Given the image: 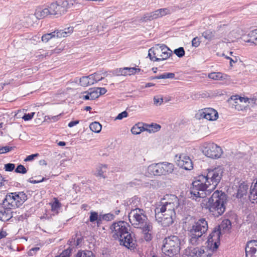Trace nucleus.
I'll return each mask as SVG.
<instances>
[{
	"label": "nucleus",
	"instance_id": "41",
	"mask_svg": "<svg viewBox=\"0 0 257 257\" xmlns=\"http://www.w3.org/2000/svg\"><path fill=\"white\" fill-rule=\"evenodd\" d=\"M249 35L252 38V42L257 45V29L251 31Z\"/></svg>",
	"mask_w": 257,
	"mask_h": 257
},
{
	"label": "nucleus",
	"instance_id": "17",
	"mask_svg": "<svg viewBox=\"0 0 257 257\" xmlns=\"http://www.w3.org/2000/svg\"><path fill=\"white\" fill-rule=\"evenodd\" d=\"M77 1L78 0H66L62 2L61 4L59 5L61 13L64 14L67 12L68 9L72 8L74 5L77 3Z\"/></svg>",
	"mask_w": 257,
	"mask_h": 257
},
{
	"label": "nucleus",
	"instance_id": "60",
	"mask_svg": "<svg viewBox=\"0 0 257 257\" xmlns=\"http://www.w3.org/2000/svg\"><path fill=\"white\" fill-rule=\"evenodd\" d=\"M159 11H161L160 14H161V17L167 15L169 13V10L167 9H159Z\"/></svg>",
	"mask_w": 257,
	"mask_h": 257
},
{
	"label": "nucleus",
	"instance_id": "4",
	"mask_svg": "<svg viewBox=\"0 0 257 257\" xmlns=\"http://www.w3.org/2000/svg\"><path fill=\"white\" fill-rule=\"evenodd\" d=\"M227 197L224 192L215 191L209 199L207 208L214 217L222 215L226 209Z\"/></svg>",
	"mask_w": 257,
	"mask_h": 257
},
{
	"label": "nucleus",
	"instance_id": "54",
	"mask_svg": "<svg viewBox=\"0 0 257 257\" xmlns=\"http://www.w3.org/2000/svg\"><path fill=\"white\" fill-rule=\"evenodd\" d=\"M71 252V249L68 248L65 250H64L61 253V255L64 256V257H69L70 253Z\"/></svg>",
	"mask_w": 257,
	"mask_h": 257
},
{
	"label": "nucleus",
	"instance_id": "43",
	"mask_svg": "<svg viewBox=\"0 0 257 257\" xmlns=\"http://www.w3.org/2000/svg\"><path fill=\"white\" fill-rule=\"evenodd\" d=\"M15 172L20 174H26L27 172L26 168L22 165H19L15 169Z\"/></svg>",
	"mask_w": 257,
	"mask_h": 257
},
{
	"label": "nucleus",
	"instance_id": "20",
	"mask_svg": "<svg viewBox=\"0 0 257 257\" xmlns=\"http://www.w3.org/2000/svg\"><path fill=\"white\" fill-rule=\"evenodd\" d=\"M141 71L140 68H136L135 67H124L120 68L118 70V73L121 75H131L139 72Z\"/></svg>",
	"mask_w": 257,
	"mask_h": 257
},
{
	"label": "nucleus",
	"instance_id": "35",
	"mask_svg": "<svg viewBox=\"0 0 257 257\" xmlns=\"http://www.w3.org/2000/svg\"><path fill=\"white\" fill-rule=\"evenodd\" d=\"M175 77V74L173 73H164L160 75L152 77L151 79H167V78H174Z\"/></svg>",
	"mask_w": 257,
	"mask_h": 257
},
{
	"label": "nucleus",
	"instance_id": "23",
	"mask_svg": "<svg viewBox=\"0 0 257 257\" xmlns=\"http://www.w3.org/2000/svg\"><path fill=\"white\" fill-rule=\"evenodd\" d=\"M16 196L18 207L22 205L27 199V196L24 192H14Z\"/></svg>",
	"mask_w": 257,
	"mask_h": 257
},
{
	"label": "nucleus",
	"instance_id": "29",
	"mask_svg": "<svg viewBox=\"0 0 257 257\" xmlns=\"http://www.w3.org/2000/svg\"><path fill=\"white\" fill-rule=\"evenodd\" d=\"M226 75L220 72H212L208 74V77L210 79L214 80H223L225 79Z\"/></svg>",
	"mask_w": 257,
	"mask_h": 257
},
{
	"label": "nucleus",
	"instance_id": "45",
	"mask_svg": "<svg viewBox=\"0 0 257 257\" xmlns=\"http://www.w3.org/2000/svg\"><path fill=\"white\" fill-rule=\"evenodd\" d=\"M15 165L12 163H8L5 165V169L6 171L11 172L14 170Z\"/></svg>",
	"mask_w": 257,
	"mask_h": 257
},
{
	"label": "nucleus",
	"instance_id": "63",
	"mask_svg": "<svg viewBox=\"0 0 257 257\" xmlns=\"http://www.w3.org/2000/svg\"><path fill=\"white\" fill-rule=\"evenodd\" d=\"M7 235V233L6 231H0V239L5 237Z\"/></svg>",
	"mask_w": 257,
	"mask_h": 257
},
{
	"label": "nucleus",
	"instance_id": "5",
	"mask_svg": "<svg viewBox=\"0 0 257 257\" xmlns=\"http://www.w3.org/2000/svg\"><path fill=\"white\" fill-rule=\"evenodd\" d=\"M128 218L132 225L137 228H144L151 224L145 214V211L138 207L131 210L128 214Z\"/></svg>",
	"mask_w": 257,
	"mask_h": 257
},
{
	"label": "nucleus",
	"instance_id": "62",
	"mask_svg": "<svg viewBox=\"0 0 257 257\" xmlns=\"http://www.w3.org/2000/svg\"><path fill=\"white\" fill-rule=\"evenodd\" d=\"M213 246L212 247V250H216L218 247L219 244V241H214L213 242Z\"/></svg>",
	"mask_w": 257,
	"mask_h": 257
},
{
	"label": "nucleus",
	"instance_id": "49",
	"mask_svg": "<svg viewBox=\"0 0 257 257\" xmlns=\"http://www.w3.org/2000/svg\"><path fill=\"white\" fill-rule=\"evenodd\" d=\"M226 26L225 25H223L222 26L220 25V26H218L217 27L216 32H220L221 34L224 33L226 32L225 28Z\"/></svg>",
	"mask_w": 257,
	"mask_h": 257
},
{
	"label": "nucleus",
	"instance_id": "21",
	"mask_svg": "<svg viewBox=\"0 0 257 257\" xmlns=\"http://www.w3.org/2000/svg\"><path fill=\"white\" fill-rule=\"evenodd\" d=\"M222 233L218 227L214 228L213 231L209 234L208 241L211 243L214 241H219L220 236Z\"/></svg>",
	"mask_w": 257,
	"mask_h": 257
},
{
	"label": "nucleus",
	"instance_id": "14",
	"mask_svg": "<svg viewBox=\"0 0 257 257\" xmlns=\"http://www.w3.org/2000/svg\"><path fill=\"white\" fill-rule=\"evenodd\" d=\"M245 253L246 257H257V240H251L247 242Z\"/></svg>",
	"mask_w": 257,
	"mask_h": 257
},
{
	"label": "nucleus",
	"instance_id": "32",
	"mask_svg": "<svg viewBox=\"0 0 257 257\" xmlns=\"http://www.w3.org/2000/svg\"><path fill=\"white\" fill-rule=\"evenodd\" d=\"M90 214L89 221L91 222H93L94 221H96L97 223L101 222V217L98 216L97 212L91 211H90Z\"/></svg>",
	"mask_w": 257,
	"mask_h": 257
},
{
	"label": "nucleus",
	"instance_id": "47",
	"mask_svg": "<svg viewBox=\"0 0 257 257\" xmlns=\"http://www.w3.org/2000/svg\"><path fill=\"white\" fill-rule=\"evenodd\" d=\"M114 215L111 213H107L103 215L101 217V220L103 219L106 221H109L113 219Z\"/></svg>",
	"mask_w": 257,
	"mask_h": 257
},
{
	"label": "nucleus",
	"instance_id": "1",
	"mask_svg": "<svg viewBox=\"0 0 257 257\" xmlns=\"http://www.w3.org/2000/svg\"><path fill=\"white\" fill-rule=\"evenodd\" d=\"M222 173V168L218 167L208 170L206 176L199 175L192 183L189 197L197 201L206 197L215 189L221 179Z\"/></svg>",
	"mask_w": 257,
	"mask_h": 257
},
{
	"label": "nucleus",
	"instance_id": "38",
	"mask_svg": "<svg viewBox=\"0 0 257 257\" xmlns=\"http://www.w3.org/2000/svg\"><path fill=\"white\" fill-rule=\"evenodd\" d=\"M89 90V95L91 97L90 100H94L99 96L98 91L97 90L96 88L90 89Z\"/></svg>",
	"mask_w": 257,
	"mask_h": 257
},
{
	"label": "nucleus",
	"instance_id": "46",
	"mask_svg": "<svg viewBox=\"0 0 257 257\" xmlns=\"http://www.w3.org/2000/svg\"><path fill=\"white\" fill-rule=\"evenodd\" d=\"M35 114V112H32L31 113H25L22 118L24 119L25 121H28L32 119V118L34 117V114Z\"/></svg>",
	"mask_w": 257,
	"mask_h": 257
},
{
	"label": "nucleus",
	"instance_id": "6",
	"mask_svg": "<svg viewBox=\"0 0 257 257\" xmlns=\"http://www.w3.org/2000/svg\"><path fill=\"white\" fill-rule=\"evenodd\" d=\"M163 243L162 249L166 255L171 257L179 252L181 240L178 236L171 235L166 237L163 240Z\"/></svg>",
	"mask_w": 257,
	"mask_h": 257
},
{
	"label": "nucleus",
	"instance_id": "58",
	"mask_svg": "<svg viewBox=\"0 0 257 257\" xmlns=\"http://www.w3.org/2000/svg\"><path fill=\"white\" fill-rule=\"evenodd\" d=\"M60 206V203L58 202V201L57 200H56L53 203V204L52 205V210H55V209H57V208H59Z\"/></svg>",
	"mask_w": 257,
	"mask_h": 257
},
{
	"label": "nucleus",
	"instance_id": "61",
	"mask_svg": "<svg viewBox=\"0 0 257 257\" xmlns=\"http://www.w3.org/2000/svg\"><path fill=\"white\" fill-rule=\"evenodd\" d=\"M79 121L78 120H74V121H71L68 123V126L70 127H72L74 126V125H77L79 123Z\"/></svg>",
	"mask_w": 257,
	"mask_h": 257
},
{
	"label": "nucleus",
	"instance_id": "10",
	"mask_svg": "<svg viewBox=\"0 0 257 257\" xmlns=\"http://www.w3.org/2000/svg\"><path fill=\"white\" fill-rule=\"evenodd\" d=\"M175 216V213L169 211H158L155 209V218L156 220L161 223L164 227H167L173 223V219Z\"/></svg>",
	"mask_w": 257,
	"mask_h": 257
},
{
	"label": "nucleus",
	"instance_id": "40",
	"mask_svg": "<svg viewBox=\"0 0 257 257\" xmlns=\"http://www.w3.org/2000/svg\"><path fill=\"white\" fill-rule=\"evenodd\" d=\"M174 53L179 58L183 57L185 55V51L183 47H179L175 49Z\"/></svg>",
	"mask_w": 257,
	"mask_h": 257
},
{
	"label": "nucleus",
	"instance_id": "11",
	"mask_svg": "<svg viewBox=\"0 0 257 257\" xmlns=\"http://www.w3.org/2000/svg\"><path fill=\"white\" fill-rule=\"evenodd\" d=\"M176 163L180 167L186 170H191L193 169V163L190 157L185 154H181L175 156Z\"/></svg>",
	"mask_w": 257,
	"mask_h": 257
},
{
	"label": "nucleus",
	"instance_id": "30",
	"mask_svg": "<svg viewBox=\"0 0 257 257\" xmlns=\"http://www.w3.org/2000/svg\"><path fill=\"white\" fill-rule=\"evenodd\" d=\"M216 32L208 30L202 33V36L206 40H211L216 38H218L219 37H216Z\"/></svg>",
	"mask_w": 257,
	"mask_h": 257
},
{
	"label": "nucleus",
	"instance_id": "8",
	"mask_svg": "<svg viewBox=\"0 0 257 257\" xmlns=\"http://www.w3.org/2000/svg\"><path fill=\"white\" fill-rule=\"evenodd\" d=\"M174 170V165L168 162L153 164L148 167V171L155 176L165 175Z\"/></svg>",
	"mask_w": 257,
	"mask_h": 257
},
{
	"label": "nucleus",
	"instance_id": "37",
	"mask_svg": "<svg viewBox=\"0 0 257 257\" xmlns=\"http://www.w3.org/2000/svg\"><path fill=\"white\" fill-rule=\"evenodd\" d=\"M192 253L196 257H205L203 255L205 253V251L203 248H195L192 250Z\"/></svg>",
	"mask_w": 257,
	"mask_h": 257
},
{
	"label": "nucleus",
	"instance_id": "7",
	"mask_svg": "<svg viewBox=\"0 0 257 257\" xmlns=\"http://www.w3.org/2000/svg\"><path fill=\"white\" fill-rule=\"evenodd\" d=\"M172 55V51L164 44H157L149 50L148 56L154 61L165 60Z\"/></svg>",
	"mask_w": 257,
	"mask_h": 257
},
{
	"label": "nucleus",
	"instance_id": "16",
	"mask_svg": "<svg viewBox=\"0 0 257 257\" xmlns=\"http://www.w3.org/2000/svg\"><path fill=\"white\" fill-rule=\"evenodd\" d=\"M12 209L3 205V208L0 209V220L7 221L11 219L13 216V212L12 211Z\"/></svg>",
	"mask_w": 257,
	"mask_h": 257
},
{
	"label": "nucleus",
	"instance_id": "15",
	"mask_svg": "<svg viewBox=\"0 0 257 257\" xmlns=\"http://www.w3.org/2000/svg\"><path fill=\"white\" fill-rule=\"evenodd\" d=\"M16 198V196L14 195V193L8 194L3 201L2 205H4L6 207H8V208L12 209L18 207Z\"/></svg>",
	"mask_w": 257,
	"mask_h": 257
},
{
	"label": "nucleus",
	"instance_id": "53",
	"mask_svg": "<svg viewBox=\"0 0 257 257\" xmlns=\"http://www.w3.org/2000/svg\"><path fill=\"white\" fill-rule=\"evenodd\" d=\"M154 104L156 105H160L163 102V99L162 98H159L157 96H155L154 97Z\"/></svg>",
	"mask_w": 257,
	"mask_h": 257
},
{
	"label": "nucleus",
	"instance_id": "48",
	"mask_svg": "<svg viewBox=\"0 0 257 257\" xmlns=\"http://www.w3.org/2000/svg\"><path fill=\"white\" fill-rule=\"evenodd\" d=\"M13 149V147L5 146L0 148V154H4L11 151Z\"/></svg>",
	"mask_w": 257,
	"mask_h": 257
},
{
	"label": "nucleus",
	"instance_id": "33",
	"mask_svg": "<svg viewBox=\"0 0 257 257\" xmlns=\"http://www.w3.org/2000/svg\"><path fill=\"white\" fill-rule=\"evenodd\" d=\"M35 15L39 19H43L49 15V10H48L47 8H45L43 10H38L36 11Z\"/></svg>",
	"mask_w": 257,
	"mask_h": 257
},
{
	"label": "nucleus",
	"instance_id": "28",
	"mask_svg": "<svg viewBox=\"0 0 257 257\" xmlns=\"http://www.w3.org/2000/svg\"><path fill=\"white\" fill-rule=\"evenodd\" d=\"M144 131H146V127L140 123L135 124L131 129L132 134L134 135H139Z\"/></svg>",
	"mask_w": 257,
	"mask_h": 257
},
{
	"label": "nucleus",
	"instance_id": "50",
	"mask_svg": "<svg viewBox=\"0 0 257 257\" xmlns=\"http://www.w3.org/2000/svg\"><path fill=\"white\" fill-rule=\"evenodd\" d=\"M39 156V154H35L29 155L26 157V158L24 160L25 162H28L33 160L36 157Z\"/></svg>",
	"mask_w": 257,
	"mask_h": 257
},
{
	"label": "nucleus",
	"instance_id": "52",
	"mask_svg": "<svg viewBox=\"0 0 257 257\" xmlns=\"http://www.w3.org/2000/svg\"><path fill=\"white\" fill-rule=\"evenodd\" d=\"M127 116V112L126 111H124L118 114L116 119H122L123 118L126 117Z\"/></svg>",
	"mask_w": 257,
	"mask_h": 257
},
{
	"label": "nucleus",
	"instance_id": "9",
	"mask_svg": "<svg viewBox=\"0 0 257 257\" xmlns=\"http://www.w3.org/2000/svg\"><path fill=\"white\" fill-rule=\"evenodd\" d=\"M202 152L206 156L212 159L220 158L223 153L219 146L212 143L204 144L203 146Z\"/></svg>",
	"mask_w": 257,
	"mask_h": 257
},
{
	"label": "nucleus",
	"instance_id": "34",
	"mask_svg": "<svg viewBox=\"0 0 257 257\" xmlns=\"http://www.w3.org/2000/svg\"><path fill=\"white\" fill-rule=\"evenodd\" d=\"M90 129L93 132L98 133L101 130V125L97 121H94L89 125Z\"/></svg>",
	"mask_w": 257,
	"mask_h": 257
},
{
	"label": "nucleus",
	"instance_id": "55",
	"mask_svg": "<svg viewBox=\"0 0 257 257\" xmlns=\"http://www.w3.org/2000/svg\"><path fill=\"white\" fill-rule=\"evenodd\" d=\"M46 180V179L44 177H43L40 180H33V178H32L29 179V182L31 183L36 184V183H38L41 182L42 181H44Z\"/></svg>",
	"mask_w": 257,
	"mask_h": 257
},
{
	"label": "nucleus",
	"instance_id": "26",
	"mask_svg": "<svg viewBox=\"0 0 257 257\" xmlns=\"http://www.w3.org/2000/svg\"><path fill=\"white\" fill-rule=\"evenodd\" d=\"M80 84L82 86H87L94 84L92 75L81 77L80 79Z\"/></svg>",
	"mask_w": 257,
	"mask_h": 257
},
{
	"label": "nucleus",
	"instance_id": "44",
	"mask_svg": "<svg viewBox=\"0 0 257 257\" xmlns=\"http://www.w3.org/2000/svg\"><path fill=\"white\" fill-rule=\"evenodd\" d=\"M92 254L91 251H78L77 253L76 257H87L90 256Z\"/></svg>",
	"mask_w": 257,
	"mask_h": 257
},
{
	"label": "nucleus",
	"instance_id": "59",
	"mask_svg": "<svg viewBox=\"0 0 257 257\" xmlns=\"http://www.w3.org/2000/svg\"><path fill=\"white\" fill-rule=\"evenodd\" d=\"M233 97H234V98H233L234 100H239L240 102H242L243 101H244L245 102L248 101V99L247 98H244V97H240L238 98H237V96H233Z\"/></svg>",
	"mask_w": 257,
	"mask_h": 257
},
{
	"label": "nucleus",
	"instance_id": "42",
	"mask_svg": "<svg viewBox=\"0 0 257 257\" xmlns=\"http://www.w3.org/2000/svg\"><path fill=\"white\" fill-rule=\"evenodd\" d=\"M91 75L93 77L94 83L102 80L104 78V77L101 75V74H99V73H94Z\"/></svg>",
	"mask_w": 257,
	"mask_h": 257
},
{
	"label": "nucleus",
	"instance_id": "12",
	"mask_svg": "<svg viewBox=\"0 0 257 257\" xmlns=\"http://www.w3.org/2000/svg\"><path fill=\"white\" fill-rule=\"evenodd\" d=\"M197 115L199 119L205 118L208 120H215L218 117V112L212 108L200 110Z\"/></svg>",
	"mask_w": 257,
	"mask_h": 257
},
{
	"label": "nucleus",
	"instance_id": "56",
	"mask_svg": "<svg viewBox=\"0 0 257 257\" xmlns=\"http://www.w3.org/2000/svg\"><path fill=\"white\" fill-rule=\"evenodd\" d=\"M97 90L98 91V94H99V96L102 94H105L107 90L105 88L102 87H97L96 88Z\"/></svg>",
	"mask_w": 257,
	"mask_h": 257
},
{
	"label": "nucleus",
	"instance_id": "3",
	"mask_svg": "<svg viewBox=\"0 0 257 257\" xmlns=\"http://www.w3.org/2000/svg\"><path fill=\"white\" fill-rule=\"evenodd\" d=\"M130 226L123 221L114 222L110 226V230L112 237L118 239L120 245L127 248L133 247L134 239L129 232Z\"/></svg>",
	"mask_w": 257,
	"mask_h": 257
},
{
	"label": "nucleus",
	"instance_id": "64",
	"mask_svg": "<svg viewBox=\"0 0 257 257\" xmlns=\"http://www.w3.org/2000/svg\"><path fill=\"white\" fill-rule=\"evenodd\" d=\"M237 58L236 57H235L234 58H233H233L230 59V65L231 66H232V63H235L237 62Z\"/></svg>",
	"mask_w": 257,
	"mask_h": 257
},
{
	"label": "nucleus",
	"instance_id": "24",
	"mask_svg": "<svg viewBox=\"0 0 257 257\" xmlns=\"http://www.w3.org/2000/svg\"><path fill=\"white\" fill-rule=\"evenodd\" d=\"M161 12V11H159V10H157L152 13L147 14L145 15L141 19V21L142 22H145L147 20L155 19L161 17V14H160Z\"/></svg>",
	"mask_w": 257,
	"mask_h": 257
},
{
	"label": "nucleus",
	"instance_id": "13",
	"mask_svg": "<svg viewBox=\"0 0 257 257\" xmlns=\"http://www.w3.org/2000/svg\"><path fill=\"white\" fill-rule=\"evenodd\" d=\"M173 202H161V204L156 208L158 211H169L171 213H175V209L179 205V200L178 198L173 196Z\"/></svg>",
	"mask_w": 257,
	"mask_h": 257
},
{
	"label": "nucleus",
	"instance_id": "22",
	"mask_svg": "<svg viewBox=\"0 0 257 257\" xmlns=\"http://www.w3.org/2000/svg\"><path fill=\"white\" fill-rule=\"evenodd\" d=\"M60 8L59 4L52 3L47 9L49 10V15H61L62 14Z\"/></svg>",
	"mask_w": 257,
	"mask_h": 257
},
{
	"label": "nucleus",
	"instance_id": "39",
	"mask_svg": "<svg viewBox=\"0 0 257 257\" xmlns=\"http://www.w3.org/2000/svg\"><path fill=\"white\" fill-rule=\"evenodd\" d=\"M55 37V33L52 32L50 33L46 34L42 36V41L44 42H47L49 40L52 39V38Z\"/></svg>",
	"mask_w": 257,
	"mask_h": 257
},
{
	"label": "nucleus",
	"instance_id": "18",
	"mask_svg": "<svg viewBox=\"0 0 257 257\" xmlns=\"http://www.w3.org/2000/svg\"><path fill=\"white\" fill-rule=\"evenodd\" d=\"M73 31V28L72 27L65 28L64 30H56L53 32L55 33V37L63 38L69 36Z\"/></svg>",
	"mask_w": 257,
	"mask_h": 257
},
{
	"label": "nucleus",
	"instance_id": "2",
	"mask_svg": "<svg viewBox=\"0 0 257 257\" xmlns=\"http://www.w3.org/2000/svg\"><path fill=\"white\" fill-rule=\"evenodd\" d=\"M185 223L188 232L189 243L193 245L201 244L204 240V234L208 229L206 219L202 218L197 220L189 216L186 218Z\"/></svg>",
	"mask_w": 257,
	"mask_h": 257
},
{
	"label": "nucleus",
	"instance_id": "36",
	"mask_svg": "<svg viewBox=\"0 0 257 257\" xmlns=\"http://www.w3.org/2000/svg\"><path fill=\"white\" fill-rule=\"evenodd\" d=\"M146 131L149 133H155L159 131L161 128V126L159 124L156 123L152 124L151 125L146 124Z\"/></svg>",
	"mask_w": 257,
	"mask_h": 257
},
{
	"label": "nucleus",
	"instance_id": "31",
	"mask_svg": "<svg viewBox=\"0 0 257 257\" xmlns=\"http://www.w3.org/2000/svg\"><path fill=\"white\" fill-rule=\"evenodd\" d=\"M107 168V165H99L96 168V172L95 175L96 176L102 177L103 178H105V176L103 175L104 172L106 171V169Z\"/></svg>",
	"mask_w": 257,
	"mask_h": 257
},
{
	"label": "nucleus",
	"instance_id": "57",
	"mask_svg": "<svg viewBox=\"0 0 257 257\" xmlns=\"http://www.w3.org/2000/svg\"><path fill=\"white\" fill-rule=\"evenodd\" d=\"M8 181L6 180L1 174H0V187L6 185V183H8Z\"/></svg>",
	"mask_w": 257,
	"mask_h": 257
},
{
	"label": "nucleus",
	"instance_id": "19",
	"mask_svg": "<svg viewBox=\"0 0 257 257\" xmlns=\"http://www.w3.org/2000/svg\"><path fill=\"white\" fill-rule=\"evenodd\" d=\"M144 234V238L147 241L153 238V226L152 223L141 229Z\"/></svg>",
	"mask_w": 257,
	"mask_h": 257
},
{
	"label": "nucleus",
	"instance_id": "25",
	"mask_svg": "<svg viewBox=\"0 0 257 257\" xmlns=\"http://www.w3.org/2000/svg\"><path fill=\"white\" fill-rule=\"evenodd\" d=\"M231 222L228 219L223 220L221 223L218 226V228L221 230L222 233L228 231L231 228Z\"/></svg>",
	"mask_w": 257,
	"mask_h": 257
},
{
	"label": "nucleus",
	"instance_id": "51",
	"mask_svg": "<svg viewBox=\"0 0 257 257\" xmlns=\"http://www.w3.org/2000/svg\"><path fill=\"white\" fill-rule=\"evenodd\" d=\"M200 42L198 37H195L192 41V45L193 47H197L200 45Z\"/></svg>",
	"mask_w": 257,
	"mask_h": 257
},
{
	"label": "nucleus",
	"instance_id": "27",
	"mask_svg": "<svg viewBox=\"0 0 257 257\" xmlns=\"http://www.w3.org/2000/svg\"><path fill=\"white\" fill-rule=\"evenodd\" d=\"M248 186L244 183H241L239 186L237 192L236 194V197L238 198H241L247 193Z\"/></svg>",
	"mask_w": 257,
	"mask_h": 257
}]
</instances>
